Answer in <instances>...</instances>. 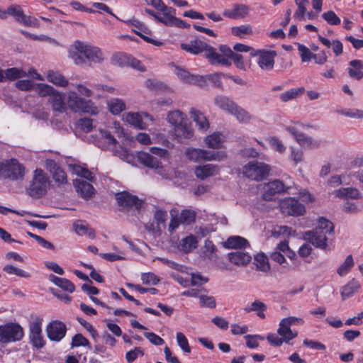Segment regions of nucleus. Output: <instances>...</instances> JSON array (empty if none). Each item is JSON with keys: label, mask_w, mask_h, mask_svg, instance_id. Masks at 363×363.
Instances as JSON below:
<instances>
[{"label": "nucleus", "mask_w": 363, "mask_h": 363, "mask_svg": "<svg viewBox=\"0 0 363 363\" xmlns=\"http://www.w3.org/2000/svg\"><path fill=\"white\" fill-rule=\"evenodd\" d=\"M224 141V136L220 133H213L205 138L206 145L209 148L218 149L222 147Z\"/></svg>", "instance_id": "c9c22d12"}, {"label": "nucleus", "mask_w": 363, "mask_h": 363, "mask_svg": "<svg viewBox=\"0 0 363 363\" xmlns=\"http://www.w3.org/2000/svg\"><path fill=\"white\" fill-rule=\"evenodd\" d=\"M79 49L81 52H84L86 60H87L94 63H100L104 59L103 52L98 47L84 43V45H79Z\"/></svg>", "instance_id": "dca6fc26"}, {"label": "nucleus", "mask_w": 363, "mask_h": 363, "mask_svg": "<svg viewBox=\"0 0 363 363\" xmlns=\"http://www.w3.org/2000/svg\"><path fill=\"white\" fill-rule=\"evenodd\" d=\"M267 309L266 305L260 301H255L251 303V306L250 307L245 308V311L247 313L255 311L257 312V315L260 318H265V315L264 313V311Z\"/></svg>", "instance_id": "de8ad7c7"}, {"label": "nucleus", "mask_w": 363, "mask_h": 363, "mask_svg": "<svg viewBox=\"0 0 363 363\" xmlns=\"http://www.w3.org/2000/svg\"><path fill=\"white\" fill-rule=\"evenodd\" d=\"M23 336L22 328L16 323L0 325V342L6 343L20 340Z\"/></svg>", "instance_id": "0eeeda50"}, {"label": "nucleus", "mask_w": 363, "mask_h": 363, "mask_svg": "<svg viewBox=\"0 0 363 363\" xmlns=\"http://www.w3.org/2000/svg\"><path fill=\"white\" fill-rule=\"evenodd\" d=\"M270 169V167L264 162L252 161L243 167L242 173L250 179L261 181L268 176Z\"/></svg>", "instance_id": "423d86ee"}, {"label": "nucleus", "mask_w": 363, "mask_h": 363, "mask_svg": "<svg viewBox=\"0 0 363 363\" xmlns=\"http://www.w3.org/2000/svg\"><path fill=\"white\" fill-rule=\"evenodd\" d=\"M45 167L50 172L52 179L58 186L67 183L66 173L56 161L52 159H46Z\"/></svg>", "instance_id": "9b49d317"}, {"label": "nucleus", "mask_w": 363, "mask_h": 363, "mask_svg": "<svg viewBox=\"0 0 363 363\" xmlns=\"http://www.w3.org/2000/svg\"><path fill=\"white\" fill-rule=\"evenodd\" d=\"M228 260L237 266H245L251 261V256L243 251L235 250L228 254Z\"/></svg>", "instance_id": "4be33fe9"}, {"label": "nucleus", "mask_w": 363, "mask_h": 363, "mask_svg": "<svg viewBox=\"0 0 363 363\" xmlns=\"http://www.w3.org/2000/svg\"><path fill=\"white\" fill-rule=\"evenodd\" d=\"M177 340L180 348L186 353L191 352V347L189 345L186 336L181 332L177 333Z\"/></svg>", "instance_id": "69168bd1"}, {"label": "nucleus", "mask_w": 363, "mask_h": 363, "mask_svg": "<svg viewBox=\"0 0 363 363\" xmlns=\"http://www.w3.org/2000/svg\"><path fill=\"white\" fill-rule=\"evenodd\" d=\"M298 51L301 58L302 62H310L313 56L311 50L302 44H298Z\"/></svg>", "instance_id": "052dcab7"}, {"label": "nucleus", "mask_w": 363, "mask_h": 363, "mask_svg": "<svg viewBox=\"0 0 363 363\" xmlns=\"http://www.w3.org/2000/svg\"><path fill=\"white\" fill-rule=\"evenodd\" d=\"M277 333L285 340L286 343H289L290 340L294 339L298 335L297 331H293L282 320L280 321Z\"/></svg>", "instance_id": "2f4dec72"}, {"label": "nucleus", "mask_w": 363, "mask_h": 363, "mask_svg": "<svg viewBox=\"0 0 363 363\" xmlns=\"http://www.w3.org/2000/svg\"><path fill=\"white\" fill-rule=\"evenodd\" d=\"M143 118L152 121V117L145 112L141 113L128 112L123 115V119L126 123L140 130L146 129L148 125V124L143 121Z\"/></svg>", "instance_id": "ddd939ff"}, {"label": "nucleus", "mask_w": 363, "mask_h": 363, "mask_svg": "<svg viewBox=\"0 0 363 363\" xmlns=\"http://www.w3.org/2000/svg\"><path fill=\"white\" fill-rule=\"evenodd\" d=\"M280 208L283 213L298 216L305 212V207L294 198L289 197L280 202Z\"/></svg>", "instance_id": "f8f14e48"}, {"label": "nucleus", "mask_w": 363, "mask_h": 363, "mask_svg": "<svg viewBox=\"0 0 363 363\" xmlns=\"http://www.w3.org/2000/svg\"><path fill=\"white\" fill-rule=\"evenodd\" d=\"M180 221L184 224H190L195 220L196 213L193 211L183 210L179 216Z\"/></svg>", "instance_id": "e2e57ef3"}, {"label": "nucleus", "mask_w": 363, "mask_h": 363, "mask_svg": "<svg viewBox=\"0 0 363 363\" xmlns=\"http://www.w3.org/2000/svg\"><path fill=\"white\" fill-rule=\"evenodd\" d=\"M24 176L25 168L16 159L12 158L0 162V179L20 181L23 179Z\"/></svg>", "instance_id": "f03ea898"}, {"label": "nucleus", "mask_w": 363, "mask_h": 363, "mask_svg": "<svg viewBox=\"0 0 363 363\" xmlns=\"http://www.w3.org/2000/svg\"><path fill=\"white\" fill-rule=\"evenodd\" d=\"M304 92L303 87H299L297 89H289L282 94H280V99L282 101L286 102L290 100L294 99L296 97L302 95Z\"/></svg>", "instance_id": "09e8293b"}, {"label": "nucleus", "mask_w": 363, "mask_h": 363, "mask_svg": "<svg viewBox=\"0 0 363 363\" xmlns=\"http://www.w3.org/2000/svg\"><path fill=\"white\" fill-rule=\"evenodd\" d=\"M322 18L330 26H337L340 23V18L333 11H328L322 14Z\"/></svg>", "instance_id": "680f3d73"}, {"label": "nucleus", "mask_w": 363, "mask_h": 363, "mask_svg": "<svg viewBox=\"0 0 363 363\" xmlns=\"http://www.w3.org/2000/svg\"><path fill=\"white\" fill-rule=\"evenodd\" d=\"M230 113L233 115L237 120L242 123H249L252 119V116L237 104L235 105Z\"/></svg>", "instance_id": "58836bf2"}, {"label": "nucleus", "mask_w": 363, "mask_h": 363, "mask_svg": "<svg viewBox=\"0 0 363 363\" xmlns=\"http://www.w3.org/2000/svg\"><path fill=\"white\" fill-rule=\"evenodd\" d=\"M52 86L46 84H38L35 88V91L42 97L48 96L49 98L55 92Z\"/></svg>", "instance_id": "6e6d98bb"}, {"label": "nucleus", "mask_w": 363, "mask_h": 363, "mask_svg": "<svg viewBox=\"0 0 363 363\" xmlns=\"http://www.w3.org/2000/svg\"><path fill=\"white\" fill-rule=\"evenodd\" d=\"M210 47L206 43L199 39L191 40L189 43L181 44V48L183 50L194 55H198L202 52L206 53L208 52ZM205 55H206V54Z\"/></svg>", "instance_id": "f3484780"}, {"label": "nucleus", "mask_w": 363, "mask_h": 363, "mask_svg": "<svg viewBox=\"0 0 363 363\" xmlns=\"http://www.w3.org/2000/svg\"><path fill=\"white\" fill-rule=\"evenodd\" d=\"M258 61L257 63L261 69L264 70H271L274 67V57L276 52L274 51L257 50Z\"/></svg>", "instance_id": "a211bd4d"}, {"label": "nucleus", "mask_w": 363, "mask_h": 363, "mask_svg": "<svg viewBox=\"0 0 363 363\" xmlns=\"http://www.w3.org/2000/svg\"><path fill=\"white\" fill-rule=\"evenodd\" d=\"M198 240L194 235H190L181 240L180 250L184 252H189L197 247Z\"/></svg>", "instance_id": "f704fd0d"}, {"label": "nucleus", "mask_w": 363, "mask_h": 363, "mask_svg": "<svg viewBox=\"0 0 363 363\" xmlns=\"http://www.w3.org/2000/svg\"><path fill=\"white\" fill-rule=\"evenodd\" d=\"M49 103L52 106V109L55 112L62 113L65 112L67 108L64 102L62 95L57 90L49 98Z\"/></svg>", "instance_id": "393cba45"}, {"label": "nucleus", "mask_w": 363, "mask_h": 363, "mask_svg": "<svg viewBox=\"0 0 363 363\" xmlns=\"http://www.w3.org/2000/svg\"><path fill=\"white\" fill-rule=\"evenodd\" d=\"M250 12V7L245 4H234L232 9L224 10L223 14L224 16L231 18H245Z\"/></svg>", "instance_id": "412c9836"}, {"label": "nucleus", "mask_w": 363, "mask_h": 363, "mask_svg": "<svg viewBox=\"0 0 363 363\" xmlns=\"http://www.w3.org/2000/svg\"><path fill=\"white\" fill-rule=\"evenodd\" d=\"M292 235H295V231L286 225L276 226L272 232V235L276 238L281 235L289 237Z\"/></svg>", "instance_id": "603ef678"}, {"label": "nucleus", "mask_w": 363, "mask_h": 363, "mask_svg": "<svg viewBox=\"0 0 363 363\" xmlns=\"http://www.w3.org/2000/svg\"><path fill=\"white\" fill-rule=\"evenodd\" d=\"M47 79L52 84L61 87H66L69 84L68 80L61 73L53 70L48 72Z\"/></svg>", "instance_id": "72a5a7b5"}, {"label": "nucleus", "mask_w": 363, "mask_h": 363, "mask_svg": "<svg viewBox=\"0 0 363 363\" xmlns=\"http://www.w3.org/2000/svg\"><path fill=\"white\" fill-rule=\"evenodd\" d=\"M73 185L77 193L85 199L91 198L95 193L93 186L82 179H74Z\"/></svg>", "instance_id": "6ab92c4d"}, {"label": "nucleus", "mask_w": 363, "mask_h": 363, "mask_svg": "<svg viewBox=\"0 0 363 363\" xmlns=\"http://www.w3.org/2000/svg\"><path fill=\"white\" fill-rule=\"evenodd\" d=\"M267 141L275 151L279 153H283L286 151V147L278 138L274 136L269 137L267 138Z\"/></svg>", "instance_id": "bf43d9fd"}, {"label": "nucleus", "mask_w": 363, "mask_h": 363, "mask_svg": "<svg viewBox=\"0 0 363 363\" xmlns=\"http://www.w3.org/2000/svg\"><path fill=\"white\" fill-rule=\"evenodd\" d=\"M23 15V11L19 5L13 4L7 8L6 17L8 16H13L19 23L21 21V19H22Z\"/></svg>", "instance_id": "864d4df0"}, {"label": "nucleus", "mask_w": 363, "mask_h": 363, "mask_svg": "<svg viewBox=\"0 0 363 363\" xmlns=\"http://www.w3.org/2000/svg\"><path fill=\"white\" fill-rule=\"evenodd\" d=\"M286 130L291 133L296 140V142L303 147L315 148L318 147L320 141L314 140L312 138L306 136L303 133L299 132L296 128L294 126L287 127Z\"/></svg>", "instance_id": "4468645a"}, {"label": "nucleus", "mask_w": 363, "mask_h": 363, "mask_svg": "<svg viewBox=\"0 0 363 363\" xmlns=\"http://www.w3.org/2000/svg\"><path fill=\"white\" fill-rule=\"evenodd\" d=\"M231 33L235 36L242 38L245 35H252L253 32L250 25H242L232 27Z\"/></svg>", "instance_id": "5fc2aeb1"}, {"label": "nucleus", "mask_w": 363, "mask_h": 363, "mask_svg": "<svg viewBox=\"0 0 363 363\" xmlns=\"http://www.w3.org/2000/svg\"><path fill=\"white\" fill-rule=\"evenodd\" d=\"M247 339L246 345L249 348H257L259 346L258 340H263L264 338L259 335H247L245 336Z\"/></svg>", "instance_id": "338daca9"}, {"label": "nucleus", "mask_w": 363, "mask_h": 363, "mask_svg": "<svg viewBox=\"0 0 363 363\" xmlns=\"http://www.w3.org/2000/svg\"><path fill=\"white\" fill-rule=\"evenodd\" d=\"M167 155V151L164 149L152 147L150 148V152H138L137 159L140 163L147 167L152 169H158L161 167L160 158L165 157Z\"/></svg>", "instance_id": "20e7f679"}, {"label": "nucleus", "mask_w": 363, "mask_h": 363, "mask_svg": "<svg viewBox=\"0 0 363 363\" xmlns=\"http://www.w3.org/2000/svg\"><path fill=\"white\" fill-rule=\"evenodd\" d=\"M162 12V16L159 15L157 17V21L167 26H172L174 18L176 14L175 9L170 6H165L163 9L159 10Z\"/></svg>", "instance_id": "5701e85b"}, {"label": "nucleus", "mask_w": 363, "mask_h": 363, "mask_svg": "<svg viewBox=\"0 0 363 363\" xmlns=\"http://www.w3.org/2000/svg\"><path fill=\"white\" fill-rule=\"evenodd\" d=\"M77 126L84 133L91 132L93 128V120L89 118H80L77 121Z\"/></svg>", "instance_id": "0e129e2a"}, {"label": "nucleus", "mask_w": 363, "mask_h": 363, "mask_svg": "<svg viewBox=\"0 0 363 363\" xmlns=\"http://www.w3.org/2000/svg\"><path fill=\"white\" fill-rule=\"evenodd\" d=\"M297 9L294 14V17L299 21L305 19V13L306 11V4H308L307 0H295Z\"/></svg>", "instance_id": "3c124183"}, {"label": "nucleus", "mask_w": 363, "mask_h": 363, "mask_svg": "<svg viewBox=\"0 0 363 363\" xmlns=\"http://www.w3.org/2000/svg\"><path fill=\"white\" fill-rule=\"evenodd\" d=\"M79 111L96 116L99 113V108L91 100L84 99L79 108Z\"/></svg>", "instance_id": "37998d69"}, {"label": "nucleus", "mask_w": 363, "mask_h": 363, "mask_svg": "<svg viewBox=\"0 0 363 363\" xmlns=\"http://www.w3.org/2000/svg\"><path fill=\"white\" fill-rule=\"evenodd\" d=\"M333 231V223L322 217L319 218L318 225L314 230L304 233L303 238L315 247L325 249L328 245V236L331 235Z\"/></svg>", "instance_id": "f257e3e1"}, {"label": "nucleus", "mask_w": 363, "mask_h": 363, "mask_svg": "<svg viewBox=\"0 0 363 363\" xmlns=\"http://www.w3.org/2000/svg\"><path fill=\"white\" fill-rule=\"evenodd\" d=\"M167 121L175 128L186 121V116L179 110L173 111L167 115Z\"/></svg>", "instance_id": "a18cd8bd"}, {"label": "nucleus", "mask_w": 363, "mask_h": 363, "mask_svg": "<svg viewBox=\"0 0 363 363\" xmlns=\"http://www.w3.org/2000/svg\"><path fill=\"white\" fill-rule=\"evenodd\" d=\"M214 103L219 108L228 111L229 113L236 104L225 96H217L214 98Z\"/></svg>", "instance_id": "4c0bfd02"}, {"label": "nucleus", "mask_w": 363, "mask_h": 363, "mask_svg": "<svg viewBox=\"0 0 363 363\" xmlns=\"http://www.w3.org/2000/svg\"><path fill=\"white\" fill-rule=\"evenodd\" d=\"M83 100L84 98L79 96L75 91H69L67 97L68 108L74 112H78Z\"/></svg>", "instance_id": "ea45409f"}, {"label": "nucleus", "mask_w": 363, "mask_h": 363, "mask_svg": "<svg viewBox=\"0 0 363 363\" xmlns=\"http://www.w3.org/2000/svg\"><path fill=\"white\" fill-rule=\"evenodd\" d=\"M66 325L61 321L53 320L46 328L48 337L51 340L60 341L66 333Z\"/></svg>", "instance_id": "2eb2a0df"}, {"label": "nucleus", "mask_w": 363, "mask_h": 363, "mask_svg": "<svg viewBox=\"0 0 363 363\" xmlns=\"http://www.w3.org/2000/svg\"><path fill=\"white\" fill-rule=\"evenodd\" d=\"M347 72L350 77L356 80L363 78V62L359 60H353L349 62Z\"/></svg>", "instance_id": "b1692460"}, {"label": "nucleus", "mask_w": 363, "mask_h": 363, "mask_svg": "<svg viewBox=\"0 0 363 363\" xmlns=\"http://www.w3.org/2000/svg\"><path fill=\"white\" fill-rule=\"evenodd\" d=\"M130 58V55L124 52H118L112 56L111 63L118 67H128L129 66Z\"/></svg>", "instance_id": "49530a36"}, {"label": "nucleus", "mask_w": 363, "mask_h": 363, "mask_svg": "<svg viewBox=\"0 0 363 363\" xmlns=\"http://www.w3.org/2000/svg\"><path fill=\"white\" fill-rule=\"evenodd\" d=\"M141 280L144 284L156 285L160 281L158 277L153 273H143L141 275Z\"/></svg>", "instance_id": "774afa93"}, {"label": "nucleus", "mask_w": 363, "mask_h": 363, "mask_svg": "<svg viewBox=\"0 0 363 363\" xmlns=\"http://www.w3.org/2000/svg\"><path fill=\"white\" fill-rule=\"evenodd\" d=\"M219 170L220 169L218 165L207 164L196 167L194 174L198 179L204 180L208 177L216 175Z\"/></svg>", "instance_id": "aec40b11"}, {"label": "nucleus", "mask_w": 363, "mask_h": 363, "mask_svg": "<svg viewBox=\"0 0 363 363\" xmlns=\"http://www.w3.org/2000/svg\"><path fill=\"white\" fill-rule=\"evenodd\" d=\"M248 245V242L246 239L240 236L230 237L223 244L225 248H242L245 247Z\"/></svg>", "instance_id": "79ce46f5"}, {"label": "nucleus", "mask_w": 363, "mask_h": 363, "mask_svg": "<svg viewBox=\"0 0 363 363\" xmlns=\"http://www.w3.org/2000/svg\"><path fill=\"white\" fill-rule=\"evenodd\" d=\"M206 57L212 65L218 64L228 67L231 65V62L230 60H226L225 57L223 56L221 53L217 52L216 49L211 46L210 47L208 52H206Z\"/></svg>", "instance_id": "bb28decb"}, {"label": "nucleus", "mask_w": 363, "mask_h": 363, "mask_svg": "<svg viewBox=\"0 0 363 363\" xmlns=\"http://www.w3.org/2000/svg\"><path fill=\"white\" fill-rule=\"evenodd\" d=\"M320 42L326 48H331L333 52H334L335 56H340L343 52V45L342 43L337 39H334L330 41L329 39L323 37L320 35L318 36Z\"/></svg>", "instance_id": "cd10ccee"}, {"label": "nucleus", "mask_w": 363, "mask_h": 363, "mask_svg": "<svg viewBox=\"0 0 363 363\" xmlns=\"http://www.w3.org/2000/svg\"><path fill=\"white\" fill-rule=\"evenodd\" d=\"M289 188L280 180L270 181L264 184L262 197L265 201H273L277 195L286 192Z\"/></svg>", "instance_id": "6e6552de"}, {"label": "nucleus", "mask_w": 363, "mask_h": 363, "mask_svg": "<svg viewBox=\"0 0 363 363\" xmlns=\"http://www.w3.org/2000/svg\"><path fill=\"white\" fill-rule=\"evenodd\" d=\"M115 199L121 211H128L133 208L139 209L142 205L137 196L126 191L116 193Z\"/></svg>", "instance_id": "1a4fd4ad"}, {"label": "nucleus", "mask_w": 363, "mask_h": 363, "mask_svg": "<svg viewBox=\"0 0 363 363\" xmlns=\"http://www.w3.org/2000/svg\"><path fill=\"white\" fill-rule=\"evenodd\" d=\"M79 45H84V43L76 41L74 45L69 50V56L76 65H83L86 63V57L84 52L79 49Z\"/></svg>", "instance_id": "c756f323"}, {"label": "nucleus", "mask_w": 363, "mask_h": 363, "mask_svg": "<svg viewBox=\"0 0 363 363\" xmlns=\"http://www.w3.org/2000/svg\"><path fill=\"white\" fill-rule=\"evenodd\" d=\"M174 133L179 141H182L183 139L191 138L194 135L193 129L190 125H187L186 121L176 126L174 128Z\"/></svg>", "instance_id": "c85d7f7f"}, {"label": "nucleus", "mask_w": 363, "mask_h": 363, "mask_svg": "<svg viewBox=\"0 0 363 363\" xmlns=\"http://www.w3.org/2000/svg\"><path fill=\"white\" fill-rule=\"evenodd\" d=\"M3 270L9 274H15L20 277L29 278L30 277L28 272L11 264L5 265Z\"/></svg>", "instance_id": "4d7b16f0"}, {"label": "nucleus", "mask_w": 363, "mask_h": 363, "mask_svg": "<svg viewBox=\"0 0 363 363\" xmlns=\"http://www.w3.org/2000/svg\"><path fill=\"white\" fill-rule=\"evenodd\" d=\"M190 116L193 121L196 123L199 129L201 131H206L209 128V123L206 117L200 111L191 108Z\"/></svg>", "instance_id": "a878e982"}, {"label": "nucleus", "mask_w": 363, "mask_h": 363, "mask_svg": "<svg viewBox=\"0 0 363 363\" xmlns=\"http://www.w3.org/2000/svg\"><path fill=\"white\" fill-rule=\"evenodd\" d=\"M49 186L50 181L46 174L41 169H36L27 190L28 194L33 198H40L46 194Z\"/></svg>", "instance_id": "7ed1b4c3"}, {"label": "nucleus", "mask_w": 363, "mask_h": 363, "mask_svg": "<svg viewBox=\"0 0 363 363\" xmlns=\"http://www.w3.org/2000/svg\"><path fill=\"white\" fill-rule=\"evenodd\" d=\"M335 196L342 199H357L360 198V194L357 189L353 187L340 188L333 193Z\"/></svg>", "instance_id": "7c9ffc66"}, {"label": "nucleus", "mask_w": 363, "mask_h": 363, "mask_svg": "<svg viewBox=\"0 0 363 363\" xmlns=\"http://www.w3.org/2000/svg\"><path fill=\"white\" fill-rule=\"evenodd\" d=\"M186 157L195 162L202 161H222L227 158L224 151L212 152L199 148H188L186 150Z\"/></svg>", "instance_id": "39448f33"}, {"label": "nucleus", "mask_w": 363, "mask_h": 363, "mask_svg": "<svg viewBox=\"0 0 363 363\" xmlns=\"http://www.w3.org/2000/svg\"><path fill=\"white\" fill-rule=\"evenodd\" d=\"M254 264L257 270L263 272H267L270 270L268 258L264 253H259L255 257Z\"/></svg>", "instance_id": "a19ab883"}, {"label": "nucleus", "mask_w": 363, "mask_h": 363, "mask_svg": "<svg viewBox=\"0 0 363 363\" xmlns=\"http://www.w3.org/2000/svg\"><path fill=\"white\" fill-rule=\"evenodd\" d=\"M75 232L79 235H87L89 238L93 239L95 238V231L94 229L89 228L82 220H77L73 225Z\"/></svg>", "instance_id": "e433bc0d"}, {"label": "nucleus", "mask_w": 363, "mask_h": 363, "mask_svg": "<svg viewBox=\"0 0 363 363\" xmlns=\"http://www.w3.org/2000/svg\"><path fill=\"white\" fill-rule=\"evenodd\" d=\"M360 288L359 283L354 279H352L346 285L341 288V296L342 300H345L355 294Z\"/></svg>", "instance_id": "473e14b6"}, {"label": "nucleus", "mask_w": 363, "mask_h": 363, "mask_svg": "<svg viewBox=\"0 0 363 363\" xmlns=\"http://www.w3.org/2000/svg\"><path fill=\"white\" fill-rule=\"evenodd\" d=\"M26 75V72L21 69L16 67L9 68L4 70V82L6 80L13 81Z\"/></svg>", "instance_id": "c03bdc74"}, {"label": "nucleus", "mask_w": 363, "mask_h": 363, "mask_svg": "<svg viewBox=\"0 0 363 363\" xmlns=\"http://www.w3.org/2000/svg\"><path fill=\"white\" fill-rule=\"evenodd\" d=\"M43 318L35 316L29 324V338L33 345L37 348H41L45 345V341L42 335Z\"/></svg>", "instance_id": "9d476101"}, {"label": "nucleus", "mask_w": 363, "mask_h": 363, "mask_svg": "<svg viewBox=\"0 0 363 363\" xmlns=\"http://www.w3.org/2000/svg\"><path fill=\"white\" fill-rule=\"evenodd\" d=\"M354 266V261L351 255H348L342 264H341L337 270V274L342 277L347 274L350 269Z\"/></svg>", "instance_id": "13d9d810"}, {"label": "nucleus", "mask_w": 363, "mask_h": 363, "mask_svg": "<svg viewBox=\"0 0 363 363\" xmlns=\"http://www.w3.org/2000/svg\"><path fill=\"white\" fill-rule=\"evenodd\" d=\"M110 111L115 115L119 114L125 109V104L119 99H113L108 103Z\"/></svg>", "instance_id": "8fccbe9b"}]
</instances>
